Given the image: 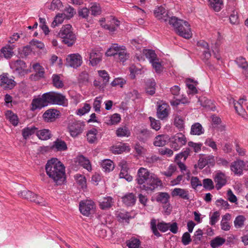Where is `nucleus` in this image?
I'll return each instance as SVG.
<instances>
[{
	"instance_id": "f257e3e1",
	"label": "nucleus",
	"mask_w": 248,
	"mask_h": 248,
	"mask_svg": "<svg viewBox=\"0 0 248 248\" xmlns=\"http://www.w3.org/2000/svg\"><path fill=\"white\" fill-rule=\"evenodd\" d=\"M135 181L140 189L147 192L153 191L161 184L155 175L143 167L138 170Z\"/></svg>"
},
{
	"instance_id": "f03ea898",
	"label": "nucleus",
	"mask_w": 248,
	"mask_h": 248,
	"mask_svg": "<svg viewBox=\"0 0 248 248\" xmlns=\"http://www.w3.org/2000/svg\"><path fill=\"white\" fill-rule=\"evenodd\" d=\"M46 170L48 176L57 185L62 184L65 180V167L57 158H53L48 160Z\"/></svg>"
},
{
	"instance_id": "7ed1b4c3",
	"label": "nucleus",
	"mask_w": 248,
	"mask_h": 248,
	"mask_svg": "<svg viewBox=\"0 0 248 248\" xmlns=\"http://www.w3.org/2000/svg\"><path fill=\"white\" fill-rule=\"evenodd\" d=\"M169 24L175 29L177 33L186 38L189 39L192 37V32L188 23L175 16H172L169 20Z\"/></svg>"
},
{
	"instance_id": "20e7f679",
	"label": "nucleus",
	"mask_w": 248,
	"mask_h": 248,
	"mask_svg": "<svg viewBox=\"0 0 248 248\" xmlns=\"http://www.w3.org/2000/svg\"><path fill=\"white\" fill-rule=\"evenodd\" d=\"M53 92L44 93L41 97L33 99L31 103V109L35 110L37 109H41L49 104H53Z\"/></svg>"
},
{
	"instance_id": "39448f33",
	"label": "nucleus",
	"mask_w": 248,
	"mask_h": 248,
	"mask_svg": "<svg viewBox=\"0 0 248 248\" xmlns=\"http://www.w3.org/2000/svg\"><path fill=\"white\" fill-rule=\"evenodd\" d=\"M85 126L83 122L73 120L69 121L67 128L70 135L72 138H76L83 133Z\"/></svg>"
},
{
	"instance_id": "423d86ee",
	"label": "nucleus",
	"mask_w": 248,
	"mask_h": 248,
	"mask_svg": "<svg viewBox=\"0 0 248 248\" xmlns=\"http://www.w3.org/2000/svg\"><path fill=\"white\" fill-rule=\"evenodd\" d=\"M100 25L110 31H114L119 26L120 22L115 17L110 16L107 18H102L100 20Z\"/></svg>"
},
{
	"instance_id": "0eeeda50",
	"label": "nucleus",
	"mask_w": 248,
	"mask_h": 248,
	"mask_svg": "<svg viewBox=\"0 0 248 248\" xmlns=\"http://www.w3.org/2000/svg\"><path fill=\"white\" fill-rule=\"evenodd\" d=\"M79 208L82 215L88 217L94 212L95 204L90 200L82 201L79 203Z\"/></svg>"
},
{
	"instance_id": "6e6552de",
	"label": "nucleus",
	"mask_w": 248,
	"mask_h": 248,
	"mask_svg": "<svg viewBox=\"0 0 248 248\" xmlns=\"http://www.w3.org/2000/svg\"><path fill=\"white\" fill-rule=\"evenodd\" d=\"M18 195L22 198L34 202L37 204L44 205L43 199L30 190H24L18 192Z\"/></svg>"
},
{
	"instance_id": "1a4fd4ad",
	"label": "nucleus",
	"mask_w": 248,
	"mask_h": 248,
	"mask_svg": "<svg viewBox=\"0 0 248 248\" xmlns=\"http://www.w3.org/2000/svg\"><path fill=\"white\" fill-rule=\"evenodd\" d=\"M170 140L171 147L175 151L179 150L186 142V138L182 133L176 134L172 136Z\"/></svg>"
},
{
	"instance_id": "9d476101",
	"label": "nucleus",
	"mask_w": 248,
	"mask_h": 248,
	"mask_svg": "<svg viewBox=\"0 0 248 248\" xmlns=\"http://www.w3.org/2000/svg\"><path fill=\"white\" fill-rule=\"evenodd\" d=\"M82 62V57L78 54H69L66 59V65L74 68L80 66Z\"/></svg>"
},
{
	"instance_id": "9b49d317",
	"label": "nucleus",
	"mask_w": 248,
	"mask_h": 248,
	"mask_svg": "<svg viewBox=\"0 0 248 248\" xmlns=\"http://www.w3.org/2000/svg\"><path fill=\"white\" fill-rule=\"evenodd\" d=\"M10 66L13 71L19 75H23L26 73L27 66L25 62L22 60H17L12 61L10 63Z\"/></svg>"
},
{
	"instance_id": "f8f14e48",
	"label": "nucleus",
	"mask_w": 248,
	"mask_h": 248,
	"mask_svg": "<svg viewBox=\"0 0 248 248\" xmlns=\"http://www.w3.org/2000/svg\"><path fill=\"white\" fill-rule=\"evenodd\" d=\"M154 15L161 22L166 23L171 18L169 15L168 12L163 6H160L155 8Z\"/></svg>"
},
{
	"instance_id": "ddd939ff",
	"label": "nucleus",
	"mask_w": 248,
	"mask_h": 248,
	"mask_svg": "<svg viewBox=\"0 0 248 248\" xmlns=\"http://www.w3.org/2000/svg\"><path fill=\"white\" fill-rule=\"evenodd\" d=\"M60 116V112L56 109H49L46 110L43 115L44 121L47 123L54 122Z\"/></svg>"
},
{
	"instance_id": "4468645a",
	"label": "nucleus",
	"mask_w": 248,
	"mask_h": 248,
	"mask_svg": "<svg viewBox=\"0 0 248 248\" xmlns=\"http://www.w3.org/2000/svg\"><path fill=\"white\" fill-rule=\"evenodd\" d=\"M214 180L217 190L221 188L227 183V176L223 172L218 171L214 175Z\"/></svg>"
},
{
	"instance_id": "2eb2a0df",
	"label": "nucleus",
	"mask_w": 248,
	"mask_h": 248,
	"mask_svg": "<svg viewBox=\"0 0 248 248\" xmlns=\"http://www.w3.org/2000/svg\"><path fill=\"white\" fill-rule=\"evenodd\" d=\"M170 110V106L167 104H158L156 112L157 117L161 120L165 119L168 116Z\"/></svg>"
},
{
	"instance_id": "dca6fc26",
	"label": "nucleus",
	"mask_w": 248,
	"mask_h": 248,
	"mask_svg": "<svg viewBox=\"0 0 248 248\" xmlns=\"http://www.w3.org/2000/svg\"><path fill=\"white\" fill-rule=\"evenodd\" d=\"M245 162L242 160H236L232 162L230 165V169L235 175H241L245 168Z\"/></svg>"
},
{
	"instance_id": "f3484780",
	"label": "nucleus",
	"mask_w": 248,
	"mask_h": 248,
	"mask_svg": "<svg viewBox=\"0 0 248 248\" xmlns=\"http://www.w3.org/2000/svg\"><path fill=\"white\" fill-rule=\"evenodd\" d=\"M90 63L93 66L96 65L102 60V53L96 49H92L90 52Z\"/></svg>"
},
{
	"instance_id": "a211bd4d",
	"label": "nucleus",
	"mask_w": 248,
	"mask_h": 248,
	"mask_svg": "<svg viewBox=\"0 0 248 248\" xmlns=\"http://www.w3.org/2000/svg\"><path fill=\"white\" fill-rule=\"evenodd\" d=\"M14 46H10L7 45L5 46L2 47L0 50V56L4 57L6 59H10L14 54L13 49Z\"/></svg>"
},
{
	"instance_id": "6ab92c4d",
	"label": "nucleus",
	"mask_w": 248,
	"mask_h": 248,
	"mask_svg": "<svg viewBox=\"0 0 248 248\" xmlns=\"http://www.w3.org/2000/svg\"><path fill=\"white\" fill-rule=\"evenodd\" d=\"M0 85L5 89H12L15 86V81L6 75L0 76Z\"/></svg>"
},
{
	"instance_id": "aec40b11",
	"label": "nucleus",
	"mask_w": 248,
	"mask_h": 248,
	"mask_svg": "<svg viewBox=\"0 0 248 248\" xmlns=\"http://www.w3.org/2000/svg\"><path fill=\"white\" fill-rule=\"evenodd\" d=\"M171 195L173 197L179 196L184 200H189L188 191L185 189L175 188L172 191Z\"/></svg>"
},
{
	"instance_id": "412c9836",
	"label": "nucleus",
	"mask_w": 248,
	"mask_h": 248,
	"mask_svg": "<svg viewBox=\"0 0 248 248\" xmlns=\"http://www.w3.org/2000/svg\"><path fill=\"white\" fill-rule=\"evenodd\" d=\"M123 203L127 206L133 205L136 201V198L133 193H128L122 198Z\"/></svg>"
},
{
	"instance_id": "4be33fe9",
	"label": "nucleus",
	"mask_w": 248,
	"mask_h": 248,
	"mask_svg": "<svg viewBox=\"0 0 248 248\" xmlns=\"http://www.w3.org/2000/svg\"><path fill=\"white\" fill-rule=\"evenodd\" d=\"M53 104H57L59 105L65 106L67 103V100L65 97L62 94L56 93L53 92Z\"/></svg>"
},
{
	"instance_id": "5701e85b",
	"label": "nucleus",
	"mask_w": 248,
	"mask_h": 248,
	"mask_svg": "<svg viewBox=\"0 0 248 248\" xmlns=\"http://www.w3.org/2000/svg\"><path fill=\"white\" fill-rule=\"evenodd\" d=\"M114 200L111 197H104L101 202H100L99 206L101 209L103 210L110 208L114 203Z\"/></svg>"
},
{
	"instance_id": "b1692460",
	"label": "nucleus",
	"mask_w": 248,
	"mask_h": 248,
	"mask_svg": "<svg viewBox=\"0 0 248 248\" xmlns=\"http://www.w3.org/2000/svg\"><path fill=\"white\" fill-rule=\"evenodd\" d=\"M51 148L53 150L57 151H63L66 150L67 149L65 142L60 139H57L53 142Z\"/></svg>"
},
{
	"instance_id": "393cba45",
	"label": "nucleus",
	"mask_w": 248,
	"mask_h": 248,
	"mask_svg": "<svg viewBox=\"0 0 248 248\" xmlns=\"http://www.w3.org/2000/svg\"><path fill=\"white\" fill-rule=\"evenodd\" d=\"M36 135L39 139L44 140H47L51 137L50 131L47 129H44L39 130H38L37 129Z\"/></svg>"
},
{
	"instance_id": "a878e982",
	"label": "nucleus",
	"mask_w": 248,
	"mask_h": 248,
	"mask_svg": "<svg viewBox=\"0 0 248 248\" xmlns=\"http://www.w3.org/2000/svg\"><path fill=\"white\" fill-rule=\"evenodd\" d=\"M33 68L36 72L33 75V78L38 80L44 77V69L39 63H35L33 65ZM33 76V75H32Z\"/></svg>"
},
{
	"instance_id": "bb28decb",
	"label": "nucleus",
	"mask_w": 248,
	"mask_h": 248,
	"mask_svg": "<svg viewBox=\"0 0 248 248\" xmlns=\"http://www.w3.org/2000/svg\"><path fill=\"white\" fill-rule=\"evenodd\" d=\"M168 139V137L166 135H158L155 139L154 145L158 147L163 146L166 144Z\"/></svg>"
},
{
	"instance_id": "cd10ccee",
	"label": "nucleus",
	"mask_w": 248,
	"mask_h": 248,
	"mask_svg": "<svg viewBox=\"0 0 248 248\" xmlns=\"http://www.w3.org/2000/svg\"><path fill=\"white\" fill-rule=\"evenodd\" d=\"M146 91L150 95H153L155 93L156 83L154 79H149L146 82Z\"/></svg>"
},
{
	"instance_id": "c85d7f7f",
	"label": "nucleus",
	"mask_w": 248,
	"mask_h": 248,
	"mask_svg": "<svg viewBox=\"0 0 248 248\" xmlns=\"http://www.w3.org/2000/svg\"><path fill=\"white\" fill-rule=\"evenodd\" d=\"M97 130L95 128H93L88 131L86 134L88 141L90 143H94L97 141Z\"/></svg>"
},
{
	"instance_id": "c756f323",
	"label": "nucleus",
	"mask_w": 248,
	"mask_h": 248,
	"mask_svg": "<svg viewBox=\"0 0 248 248\" xmlns=\"http://www.w3.org/2000/svg\"><path fill=\"white\" fill-rule=\"evenodd\" d=\"M5 116L6 119L14 126H16L18 123L17 116L11 110L6 112Z\"/></svg>"
},
{
	"instance_id": "7c9ffc66",
	"label": "nucleus",
	"mask_w": 248,
	"mask_h": 248,
	"mask_svg": "<svg viewBox=\"0 0 248 248\" xmlns=\"http://www.w3.org/2000/svg\"><path fill=\"white\" fill-rule=\"evenodd\" d=\"M64 38H62V42L70 46L73 45L76 40V36L74 32H72L67 35H65Z\"/></svg>"
},
{
	"instance_id": "2f4dec72",
	"label": "nucleus",
	"mask_w": 248,
	"mask_h": 248,
	"mask_svg": "<svg viewBox=\"0 0 248 248\" xmlns=\"http://www.w3.org/2000/svg\"><path fill=\"white\" fill-rule=\"evenodd\" d=\"M116 134L118 137H128L130 135V131L128 127L123 126L119 127L116 131Z\"/></svg>"
},
{
	"instance_id": "473e14b6",
	"label": "nucleus",
	"mask_w": 248,
	"mask_h": 248,
	"mask_svg": "<svg viewBox=\"0 0 248 248\" xmlns=\"http://www.w3.org/2000/svg\"><path fill=\"white\" fill-rule=\"evenodd\" d=\"M204 133V129L202 125L198 123L191 126L190 133L195 135H200Z\"/></svg>"
},
{
	"instance_id": "72a5a7b5",
	"label": "nucleus",
	"mask_w": 248,
	"mask_h": 248,
	"mask_svg": "<svg viewBox=\"0 0 248 248\" xmlns=\"http://www.w3.org/2000/svg\"><path fill=\"white\" fill-rule=\"evenodd\" d=\"M103 170L106 172H110L114 168L113 162L109 159H106L103 161L101 164Z\"/></svg>"
},
{
	"instance_id": "f704fd0d",
	"label": "nucleus",
	"mask_w": 248,
	"mask_h": 248,
	"mask_svg": "<svg viewBox=\"0 0 248 248\" xmlns=\"http://www.w3.org/2000/svg\"><path fill=\"white\" fill-rule=\"evenodd\" d=\"M78 163L88 170H91V165L89 160L83 155H80L78 157Z\"/></svg>"
},
{
	"instance_id": "c9c22d12",
	"label": "nucleus",
	"mask_w": 248,
	"mask_h": 248,
	"mask_svg": "<svg viewBox=\"0 0 248 248\" xmlns=\"http://www.w3.org/2000/svg\"><path fill=\"white\" fill-rule=\"evenodd\" d=\"M225 241V238L217 236L210 241V246L212 248H217L223 245Z\"/></svg>"
},
{
	"instance_id": "e433bc0d",
	"label": "nucleus",
	"mask_w": 248,
	"mask_h": 248,
	"mask_svg": "<svg viewBox=\"0 0 248 248\" xmlns=\"http://www.w3.org/2000/svg\"><path fill=\"white\" fill-rule=\"evenodd\" d=\"M62 77L60 75H53L52 76L53 84L57 88H62L64 86Z\"/></svg>"
},
{
	"instance_id": "4c0bfd02",
	"label": "nucleus",
	"mask_w": 248,
	"mask_h": 248,
	"mask_svg": "<svg viewBox=\"0 0 248 248\" xmlns=\"http://www.w3.org/2000/svg\"><path fill=\"white\" fill-rule=\"evenodd\" d=\"M121 46H118L117 44H112L107 51L106 55L108 56H112L117 55Z\"/></svg>"
},
{
	"instance_id": "58836bf2",
	"label": "nucleus",
	"mask_w": 248,
	"mask_h": 248,
	"mask_svg": "<svg viewBox=\"0 0 248 248\" xmlns=\"http://www.w3.org/2000/svg\"><path fill=\"white\" fill-rule=\"evenodd\" d=\"M121 120L120 115L115 113L112 116L107 117L106 123L108 125H113L118 124Z\"/></svg>"
},
{
	"instance_id": "ea45409f",
	"label": "nucleus",
	"mask_w": 248,
	"mask_h": 248,
	"mask_svg": "<svg viewBox=\"0 0 248 248\" xmlns=\"http://www.w3.org/2000/svg\"><path fill=\"white\" fill-rule=\"evenodd\" d=\"M120 178H124L128 182H131L133 180L132 176L129 175L127 172V167L125 164H123L122 166V170L119 174Z\"/></svg>"
},
{
	"instance_id": "a19ab883",
	"label": "nucleus",
	"mask_w": 248,
	"mask_h": 248,
	"mask_svg": "<svg viewBox=\"0 0 248 248\" xmlns=\"http://www.w3.org/2000/svg\"><path fill=\"white\" fill-rule=\"evenodd\" d=\"M73 32L72 31V26L70 24H66L62 27L59 33V35L61 38H64L65 36Z\"/></svg>"
},
{
	"instance_id": "79ce46f5",
	"label": "nucleus",
	"mask_w": 248,
	"mask_h": 248,
	"mask_svg": "<svg viewBox=\"0 0 248 248\" xmlns=\"http://www.w3.org/2000/svg\"><path fill=\"white\" fill-rule=\"evenodd\" d=\"M198 46H201L205 49L203 53L204 57L206 59H208L211 56V53L209 51L208 44L203 40L200 41L197 43Z\"/></svg>"
},
{
	"instance_id": "37998d69",
	"label": "nucleus",
	"mask_w": 248,
	"mask_h": 248,
	"mask_svg": "<svg viewBox=\"0 0 248 248\" xmlns=\"http://www.w3.org/2000/svg\"><path fill=\"white\" fill-rule=\"evenodd\" d=\"M118 55L119 59L121 62H124L127 60L129 57V54L126 52L125 47L122 46L117 54Z\"/></svg>"
},
{
	"instance_id": "c03bdc74",
	"label": "nucleus",
	"mask_w": 248,
	"mask_h": 248,
	"mask_svg": "<svg viewBox=\"0 0 248 248\" xmlns=\"http://www.w3.org/2000/svg\"><path fill=\"white\" fill-rule=\"evenodd\" d=\"M209 5L215 11H219L222 8L223 2L221 0H209Z\"/></svg>"
},
{
	"instance_id": "a18cd8bd",
	"label": "nucleus",
	"mask_w": 248,
	"mask_h": 248,
	"mask_svg": "<svg viewBox=\"0 0 248 248\" xmlns=\"http://www.w3.org/2000/svg\"><path fill=\"white\" fill-rule=\"evenodd\" d=\"M66 18L65 16V14L63 13H59L58 14L55 18L54 21L52 22L51 24V27L53 28L55 27L56 26L61 24L63 21L64 18Z\"/></svg>"
},
{
	"instance_id": "49530a36",
	"label": "nucleus",
	"mask_w": 248,
	"mask_h": 248,
	"mask_svg": "<svg viewBox=\"0 0 248 248\" xmlns=\"http://www.w3.org/2000/svg\"><path fill=\"white\" fill-rule=\"evenodd\" d=\"M37 128L35 126L26 127L22 130V136L25 139H27L31 135L36 133Z\"/></svg>"
},
{
	"instance_id": "de8ad7c7",
	"label": "nucleus",
	"mask_w": 248,
	"mask_h": 248,
	"mask_svg": "<svg viewBox=\"0 0 248 248\" xmlns=\"http://www.w3.org/2000/svg\"><path fill=\"white\" fill-rule=\"evenodd\" d=\"M246 217L242 216L239 215L235 218L234 221V225L236 228H241L244 226V223L246 221Z\"/></svg>"
},
{
	"instance_id": "09e8293b",
	"label": "nucleus",
	"mask_w": 248,
	"mask_h": 248,
	"mask_svg": "<svg viewBox=\"0 0 248 248\" xmlns=\"http://www.w3.org/2000/svg\"><path fill=\"white\" fill-rule=\"evenodd\" d=\"M126 245L129 248H140V242L138 239L132 238L126 242Z\"/></svg>"
},
{
	"instance_id": "8fccbe9b",
	"label": "nucleus",
	"mask_w": 248,
	"mask_h": 248,
	"mask_svg": "<svg viewBox=\"0 0 248 248\" xmlns=\"http://www.w3.org/2000/svg\"><path fill=\"white\" fill-rule=\"evenodd\" d=\"M144 53L146 56V57L149 59L150 63L153 62L154 60H157L158 58H157V56L155 53V52L151 49L145 50L144 51Z\"/></svg>"
},
{
	"instance_id": "3c124183",
	"label": "nucleus",
	"mask_w": 248,
	"mask_h": 248,
	"mask_svg": "<svg viewBox=\"0 0 248 248\" xmlns=\"http://www.w3.org/2000/svg\"><path fill=\"white\" fill-rule=\"evenodd\" d=\"M151 63L156 73H160L163 71V67L158 59L154 60Z\"/></svg>"
},
{
	"instance_id": "603ef678",
	"label": "nucleus",
	"mask_w": 248,
	"mask_h": 248,
	"mask_svg": "<svg viewBox=\"0 0 248 248\" xmlns=\"http://www.w3.org/2000/svg\"><path fill=\"white\" fill-rule=\"evenodd\" d=\"M62 6V2L60 0H53L49 7V9L53 11L59 10Z\"/></svg>"
},
{
	"instance_id": "864d4df0",
	"label": "nucleus",
	"mask_w": 248,
	"mask_h": 248,
	"mask_svg": "<svg viewBox=\"0 0 248 248\" xmlns=\"http://www.w3.org/2000/svg\"><path fill=\"white\" fill-rule=\"evenodd\" d=\"M232 101L236 112L242 117H244L246 115V111L243 108L242 105H240L239 103H235V101L234 100Z\"/></svg>"
},
{
	"instance_id": "5fc2aeb1",
	"label": "nucleus",
	"mask_w": 248,
	"mask_h": 248,
	"mask_svg": "<svg viewBox=\"0 0 248 248\" xmlns=\"http://www.w3.org/2000/svg\"><path fill=\"white\" fill-rule=\"evenodd\" d=\"M218 36L217 38V39L215 43V47L214 48L215 49L213 50V52L214 53V57L218 60H220L221 58L220 56L216 53L215 51H216L217 53H218V46L221 44V41L222 39V37L220 34L219 33H217Z\"/></svg>"
},
{
	"instance_id": "6e6d98bb",
	"label": "nucleus",
	"mask_w": 248,
	"mask_h": 248,
	"mask_svg": "<svg viewBox=\"0 0 248 248\" xmlns=\"http://www.w3.org/2000/svg\"><path fill=\"white\" fill-rule=\"evenodd\" d=\"M90 10L92 12V15L93 16L99 15L101 13V7L99 4L97 3H92L90 7Z\"/></svg>"
},
{
	"instance_id": "4d7b16f0",
	"label": "nucleus",
	"mask_w": 248,
	"mask_h": 248,
	"mask_svg": "<svg viewBox=\"0 0 248 248\" xmlns=\"http://www.w3.org/2000/svg\"><path fill=\"white\" fill-rule=\"evenodd\" d=\"M77 182L79 184L81 188H84L86 186V180L85 176L80 175L76 174L75 176Z\"/></svg>"
},
{
	"instance_id": "13d9d810",
	"label": "nucleus",
	"mask_w": 248,
	"mask_h": 248,
	"mask_svg": "<svg viewBox=\"0 0 248 248\" xmlns=\"http://www.w3.org/2000/svg\"><path fill=\"white\" fill-rule=\"evenodd\" d=\"M99 76L102 78L103 84L105 86L108 82L109 77L108 73L105 70L98 71Z\"/></svg>"
},
{
	"instance_id": "bf43d9fd",
	"label": "nucleus",
	"mask_w": 248,
	"mask_h": 248,
	"mask_svg": "<svg viewBox=\"0 0 248 248\" xmlns=\"http://www.w3.org/2000/svg\"><path fill=\"white\" fill-rule=\"evenodd\" d=\"M235 62L239 67L243 69H247L248 66V64L246 59L242 57L237 58L235 60Z\"/></svg>"
},
{
	"instance_id": "052dcab7",
	"label": "nucleus",
	"mask_w": 248,
	"mask_h": 248,
	"mask_svg": "<svg viewBox=\"0 0 248 248\" xmlns=\"http://www.w3.org/2000/svg\"><path fill=\"white\" fill-rule=\"evenodd\" d=\"M91 109V106L89 104L85 103L83 107L78 109L77 114L78 115L82 116L89 112Z\"/></svg>"
},
{
	"instance_id": "680f3d73",
	"label": "nucleus",
	"mask_w": 248,
	"mask_h": 248,
	"mask_svg": "<svg viewBox=\"0 0 248 248\" xmlns=\"http://www.w3.org/2000/svg\"><path fill=\"white\" fill-rule=\"evenodd\" d=\"M216 205L222 209L226 210L229 207V204L228 202L222 199H218L216 202Z\"/></svg>"
},
{
	"instance_id": "e2e57ef3",
	"label": "nucleus",
	"mask_w": 248,
	"mask_h": 248,
	"mask_svg": "<svg viewBox=\"0 0 248 248\" xmlns=\"http://www.w3.org/2000/svg\"><path fill=\"white\" fill-rule=\"evenodd\" d=\"M170 196L167 193H160L157 198V201L163 203L167 204L168 202Z\"/></svg>"
},
{
	"instance_id": "0e129e2a",
	"label": "nucleus",
	"mask_w": 248,
	"mask_h": 248,
	"mask_svg": "<svg viewBox=\"0 0 248 248\" xmlns=\"http://www.w3.org/2000/svg\"><path fill=\"white\" fill-rule=\"evenodd\" d=\"M199 101L201 105L204 108H210L212 105V102L206 97H201Z\"/></svg>"
},
{
	"instance_id": "69168bd1",
	"label": "nucleus",
	"mask_w": 248,
	"mask_h": 248,
	"mask_svg": "<svg viewBox=\"0 0 248 248\" xmlns=\"http://www.w3.org/2000/svg\"><path fill=\"white\" fill-rule=\"evenodd\" d=\"M220 214L219 211L214 212L210 217V224L213 226L218 221Z\"/></svg>"
},
{
	"instance_id": "338daca9",
	"label": "nucleus",
	"mask_w": 248,
	"mask_h": 248,
	"mask_svg": "<svg viewBox=\"0 0 248 248\" xmlns=\"http://www.w3.org/2000/svg\"><path fill=\"white\" fill-rule=\"evenodd\" d=\"M176 170V166L174 164H170L168 170L166 171L162 172V173L167 177H170L173 174Z\"/></svg>"
},
{
	"instance_id": "774afa93",
	"label": "nucleus",
	"mask_w": 248,
	"mask_h": 248,
	"mask_svg": "<svg viewBox=\"0 0 248 248\" xmlns=\"http://www.w3.org/2000/svg\"><path fill=\"white\" fill-rule=\"evenodd\" d=\"M202 185L205 188L209 190H211L214 187L213 182L210 179L207 178L203 179Z\"/></svg>"
}]
</instances>
